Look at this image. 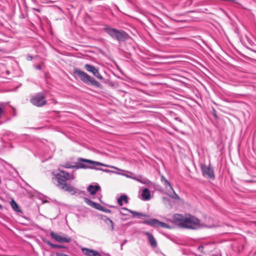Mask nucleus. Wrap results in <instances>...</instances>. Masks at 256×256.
<instances>
[{"mask_svg":"<svg viewBox=\"0 0 256 256\" xmlns=\"http://www.w3.org/2000/svg\"><path fill=\"white\" fill-rule=\"evenodd\" d=\"M3 113L2 109L0 107V118L1 117L2 114Z\"/></svg>","mask_w":256,"mask_h":256,"instance_id":"obj_30","label":"nucleus"},{"mask_svg":"<svg viewBox=\"0 0 256 256\" xmlns=\"http://www.w3.org/2000/svg\"><path fill=\"white\" fill-rule=\"evenodd\" d=\"M122 200L120 199V198H119L118 199V204L122 206Z\"/></svg>","mask_w":256,"mask_h":256,"instance_id":"obj_26","label":"nucleus"},{"mask_svg":"<svg viewBox=\"0 0 256 256\" xmlns=\"http://www.w3.org/2000/svg\"><path fill=\"white\" fill-rule=\"evenodd\" d=\"M124 246V244H121V246H120V249H121V250H122V246Z\"/></svg>","mask_w":256,"mask_h":256,"instance_id":"obj_33","label":"nucleus"},{"mask_svg":"<svg viewBox=\"0 0 256 256\" xmlns=\"http://www.w3.org/2000/svg\"><path fill=\"white\" fill-rule=\"evenodd\" d=\"M30 102L34 105L40 107L46 104V96L42 93H38L30 99Z\"/></svg>","mask_w":256,"mask_h":256,"instance_id":"obj_6","label":"nucleus"},{"mask_svg":"<svg viewBox=\"0 0 256 256\" xmlns=\"http://www.w3.org/2000/svg\"><path fill=\"white\" fill-rule=\"evenodd\" d=\"M160 180L162 184L164 185L166 188L167 189V190H170L173 191L174 194L171 195L170 196L174 198H178V194L174 192L170 183L169 182L168 180H167L165 178V177L163 175H162L160 176Z\"/></svg>","mask_w":256,"mask_h":256,"instance_id":"obj_11","label":"nucleus"},{"mask_svg":"<svg viewBox=\"0 0 256 256\" xmlns=\"http://www.w3.org/2000/svg\"><path fill=\"white\" fill-rule=\"evenodd\" d=\"M241 107H242L243 108L246 110V112H243V114L245 118V119L248 118L250 116V114L249 112V110L250 109L248 106L245 103H242V104L241 105Z\"/></svg>","mask_w":256,"mask_h":256,"instance_id":"obj_17","label":"nucleus"},{"mask_svg":"<svg viewBox=\"0 0 256 256\" xmlns=\"http://www.w3.org/2000/svg\"><path fill=\"white\" fill-rule=\"evenodd\" d=\"M99 200H100V202H102L101 200H100V198H99Z\"/></svg>","mask_w":256,"mask_h":256,"instance_id":"obj_41","label":"nucleus"},{"mask_svg":"<svg viewBox=\"0 0 256 256\" xmlns=\"http://www.w3.org/2000/svg\"><path fill=\"white\" fill-rule=\"evenodd\" d=\"M84 202L86 204H88V206H90L96 210H100L102 212H108V213L111 212V210L104 208V206H101L100 204L96 203L86 198H84Z\"/></svg>","mask_w":256,"mask_h":256,"instance_id":"obj_9","label":"nucleus"},{"mask_svg":"<svg viewBox=\"0 0 256 256\" xmlns=\"http://www.w3.org/2000/svg\"><path fill=\"white\" fill-rule=\"evenodd\" d=\"M73 74L74 78H78L85 84L92 85L96 88H101L102 87V85L99 82L82 70L75 68L74 69Z\"/></svg>","mask_w":256,"mask_h":256,"instance_id":"obj_4","label":"nucleus"},{"mask_svg":"<svg viewBox=\"0 0 256 256\" xmlns=\"http://www.w3.org/2000/svg\"><path fill=\"white\" fill-rule=\"evenodd\" d=\"M120 214L125 215V214H124V212H120Z\"/></svg>","mask_w":256,"mask_h":256,"instance_id":"obj_34","label":"nucleus"},{"mask_svg":"<svg viewBox=\"0 0 256 256\" xmlns=\"http://www.w3.org/2000/svg\"><path fill=\"white\" fill-rule=\"evenodd\" d=\"M214 110V114H214V116L215 117V118H217V116H216V111H215V110Z\"/></svg>","mask_w":256,"mask_h":256,"instance_id":"obj_31","label":"nucleus"},{"mask_svg":"<svg viewBox=\"0 0 256 256\" xmlns=\"http://www.w3.org/2000/svg\"><path fill=\"white\" fill-rule=\"evenodd\" d=\"M74 177L73 175H70V178H69V180H74Z\"/></svg>","mask_w":256,"mask_h":256,"instance_id":"obj_29","label":"nucleus"},{"mask_svg":"<svg viewBox=\"0 0 256 256\" xmlns=\"http://www.w3.org/2000/svg\"><path fill=\"white\" fill-rule=\"evenodd\" d=\"M122 201H124L126 204L128 203V198L126 195H122L120 197Z\"/></svg>","mask_w":256,"mask_h":256,"instance_id":"obj_24","label":"nucleus"},{"mask_svg":"<svg viewBox=\"0 0 256 256\" xmlns=\"http://www.w3.org/2000/svg\"><path fill=\"white\" fill-rule=\"evenodd\" d=\"M100 190L101 188L98 184H96V185L94 186L90 184L88 186L87 188V190L92 195L95 194L98 192L100 191Z\"/></svg>","mask_w":256,"mask_h":256,"instance_id":"obj_15","label":"nucleus"},{"mask_svg":"<svg viewBox=\"0 0 256 256\" xmlns=\"http://www.w3.org/2000/svg\"><path fill=\"white\" fill-rule=\"evenodd\" d=\"M10 206L12 209L17 212H21L22 210L18 206V204L14 201V199H12L10 202Z\"/></svg>","mask_w":256,"mask_h":256,"instance_id":"obj_21","label":"nucleus"},{"mask_svg":"<svg viewBox=\"0 0 256 256\" xmlns=\"http://www.w3.org/2000/svg\"><path fill=\"white\" fill-rule=\"evenodd\" d=\"M32 10L34 11H36L38 12H40L41 11L40 9L39 8H33Z\"/></svg>","mask_w":256,"mask_h":256,"instance_id":"obj_28","label":"nucleus"},{"mask_svg":"<svg viewBox=\"0 0 256 256\" xmlns=\"http://www.w3.org/2000/svg\"><path fill=\"white\" fill-rule=\"evenodd\" d=\"M50 235L56 241L59 242H70L72 240L70 237H62L54 232H51Z\"/></svg>","mask_w":256,"mask_h":256,"instance_id":"obj_12","label":"nucleus"},{"mask_svg":"<svg viewBox=\"0 0 256 256\" xmlns=\"http://www.w3.org/2000/svg\"><path fill=\"white\" fill-rule=\"evenodd\" d=\"M240 146V144H238V148H239V146Z\"/></svg>","mask_w":256,"mask_h":256,"instance_id":"obj_40","label":"nucleus"},{"mask_svg":"<svg viewBox=\"0 0 256 256\" xmlns=\"http://www.w3.org/2000/svg\"><path fill=\"white\" fill-rule=\"evenodd\" d=\"M83 254L88 256H102L97 251L88 248H82Z\"/></svg>","mask_w":256,"mask_h":256,"instance_id":"obj_14","label":"nucleus"},{"mask_svg":"<svg viewBox=\"0 0 256 256\" xmlns=\"http://www.w3.org/2000/svg\"><path fill=\"white\" fill-rule=\"evenodd\" d=\"M126 176L128 178H132V177H131V176H128V175H126Z\"/></svg>","mask_w":256,"mask_h":256,"instance_id":"obj_38","label":"nucleus"},{"mask_svg":"<svg viewBox=\"0 0 256 256\" xmlns=\"http://www.w3.org/2000/svg\"><path fill=\"white\" fill-rule=\"evenodd\" d=\"M144 234L147 236L148 240L151 246L154 248H156L158 246V244L156 240L154 238V236L151 233L148 232H144Z\"/></svg>","mask_w":256,"mask_h":256,"instance_id":"obj_13","label":"nucleus"},{"mask_svg":"<svg viewBox=\"0 0 256 256\" xmlns=\"http://www.w3.org/2000/svg\"><path fill=\"white\" fill-rule=\"evenodd\" d=\"M200 168L204 176L211 179L214 178V170L210 166H206L204 164H201Z\"/></svg>","mask_w":256,"mask_h":256,"instance_id":"obj_8","label":"nucleus"},{"mask_svg":"<svg viewBox=\"0 0 256 256\" xmlns=\"http://www.w3.org/2000/svg\"><path fill=\"white\" fill-rule=\"evenodd\" d=\"M32 59V56H31L28 55L27 58V60H31Z\"/></svg>","mask_w":256,"mask_h":256,"instance_id":"obj_27","label":"nucleus"},{"mask_svg":"<svg viewBox=\"0 0 256 256\" xmlns=\"http://www.w3.org/2000/svg\"><path fill=\"white\" fill-rule=\"evenodd\" d=\"M56 256H66V254H64L62 252H58L56 254Z\"/></svg>","mask_w":256,"mask_h":256,"instance_id":"obj_25","label":"nucleus"},{"mask_svg":"<svg viewBox=\"0 0 256 256\" xmlns=\"http://www.w3.org/2000/svg\"><path fill=\"white\" fill-rule=\"evenodd\" d=\"M127 240H124V242L122 243L124 244V245L126 242Z\"/></svg>","mask_w":256,"mask_h":256,"instance_id":"obj_36","label":"nucleus"},{"mask_svg":"<svg viewBox=\"0 0 256 256\" xmlns=\"http://www.w3.org/2000/svg\"><path fill=\"white\" fill-rule=\"evenodd\" d=\"M88 164H94V166H104L106 167H112L114 168H116L114 166H110L108 165L104 164L103 163L94 161L92 160L86 159L84 158H78L77 162L76 163V165L72 166L70 164V163H67L64 166L66 168H75L76 169H80V168H84V169H86V168H94V166H88Z\"/></svg>","mask_w":256,"mask_h":256,"instance_id":"obj_3","label":"nucleus"},{"mask_svg":"<svg viewBox=\"0 0 256 256\" xmlns=\"http://www.w3.org/2000/svg\"><path fill=\"white\" fill-rule=\"evenodd\" d=\"M143 223L148 225L152 226L156 228L162 227L168 229L171 228V227L168 224L160 222L158 220L155 218L151 219L150 220H145L143 222Z\"/></svg>","mask_w":256,"mask_h":256,"instance_id":"obj_7","label":"nucleus"},{"mask_svg":"<svg viewBox=\"0 0 256 256\" xmlns=\"http://www.w3.org/2000/svg\"><path fill=\"white\" fill-rule=\"evenodd\" d=\"M172 221L180 228H184L194 230L202 226L200 220L192 215L184 217L182 214H174L172 216Z\"/></svg>","mask_w":256,"mask_h":256,"instance_id":"obj_1","label":"nucleus"},{"mask_svg":"<svg viewBox=\"0 0 256 256\" xmlns=\"http://www.w3.org/2000/svg\"><path fill=\"white\" fill-rule=\"evenodd\" d=\"M102 219L107 224L108 226L110 227L111 230H113L114 229V224L113 222L106 216H104L102 218Z\"/></svg>","mask_w":256,"mask_h":256,"instance_id":"obj_20","label":"nucleus"},{"mask_svg":"<svg viewBox=\"0 0 256 256\" xmlns=\"http://www.w3.org/2000/svg\"><path fill=\"white\" fill-rule=\"evenodd\" d=\"M84 68L88 72H91L96 78L98 80H104V78L100 74L98 68H96L94 66L89 64H86L84 66Z\"/></svg>","mask_w":256,"mask_h":256,"instance_id":"obj_10","label":"nucleus"},{"mask_svg":"<svg viewBox=\"0 0 256 256\" xmlns=\"http://www.w3.org/2000/svg\"><path fill=\"white\" fill-rule=\"evenodd\" d=\"M2 206L0 204V210H2Z\"/></svg>","mask_w":256,"mask_h":256,"instance_id":"obj_37","label":"nucleus"},{"mask_svg":"<svg viewBox=\"0 0 256 256\" xmlns=\"http://www.w3.org/2000/svg\"><path fill=\"white\" fill-rule=\"evenodd\" d=\"M88 166H94V168H92V169H95L96 170H102L103 172H110V170L108 169H102L101 168H98L96 167L98 166H96V165L94 166V164H88Z\"/></svg>","mask_w":256,"mask_h":256,"instance_id":"obj_23","label":"nucleus"},{"mask_svg":"<svg viewBox=\"0 0 256 256\" xmlns=\"http://www.w3.org/2000/svg\"><path fill=\"white\" fill-rule=\"evenodd\" d=\"M213 226H208V228H212Z\"/></svg>","mask_w":256,"mask_h":256,"instance_id":"obj_39","label":"nucleus"},{"mask_svg":"<svg viewBox=\"0 0 256 256\" xmlns=\"http://www.w3.org/2000/svg\"><path fill=\"white\" fill-rule=\"evenodd\" d=\"M132 178L140 182L147 185H148L150 183V182L148 179L146 178H142V176H139V178L134 176Z\"/></svg>","mask_w":256,"mask_h":256,"instance_id":"obj_19","label":"nucleus"},{"mask_svg":"<svg viewBox=\"0 0 256 256\" xmlns=\"http://www.w3.org/2000/svg\"><path fill=\"white\" fill-rule=\"evenodd\" d=\"M120 214L125 215V214H124V212H120Z\"/></svg>","mask_w":256,"mask_h":256,"instance_id":"obj_35","label":"nucleus"},{"mask_svg":"<svg viewBox=\"0 0 256 256\" xmlns=\"http://www.w3.org/2000/svg\"><path fill=\"white\" fill-rule=\"evenodd\" d=\"M36 68L38 70H40L41 69V66H36Z\"/></svg>","mask_w":256,"mask_h":256,"instance_id":"obj_32","label":"nucleus"},{"mask_svg":"<svg viewBox=\"0 0 256 256\" xmlns=\"http://www.w3.org/2000/svg\"><path fill=\"white\" fill-rule=\"evenodd\" d=\"M69 173L59 170V172L54 174V176L52 178V180L56 184V186L60 190L68 192L72 194H74L76 193L74 188L66 182V181L69 180Z\"/></svg>","mask_w":256,"mask_h":256,"instance_id":"obj_2","label":"nucleus"},{"mask_svg":"<svg viewBox=\"0 0 256 256\" xmlns=\"http://www.w3.org/2000/svg\"><path fill=\"white\" fill-rule=\"evenodd\" d=\"M44 242L48 245L50 246L52 248H65L66 246H62V245H60V244H55L52 243L49 240H46Z\"/></svg>","mask_w":256,"mask_h":256,"instance_id":"obj_22","label":"nucleus"},{"mask_svg":"<svg viewBox=\"0 0 256 256\" xmlns=\"http://www.w3.org/2000/svg\"><path fill=\"white\" fill-rule=\"evenodd\" d=\"M104 30L112 39L118 40L120 43L126 42L130 38L129 35L123 30L112 28L108 26H105Z\"/></svg>","mask_w":256,"mask_h":256,"instance_id":"obj_5","label":"nucleus"},{"mask_svg":"<svg viewBox=\"0 0 256 256\" xmlns=\"http://www.w3.org/2000/svg\"><path fill=\"white\" fill-rule=\"evenodd\" d=\"M122 209L124 210H127V211H128L130 214H132V216H138V218L140 217V216H144V217H148V216L146 215V214H143L142 213L136 212H135V211H133L132 210H129L128 208H122Z\"/></svg>","mask_w":256,"mask_h":256,"instance_id":"obj_18","label":"nucleus"},{"mask_svg":"<svg viewBox=\"0 0 256 256\" xmlns=\"http://www.w3.org/2000/svg\"><path fill=\"white\" fill-rule=\"evenodd\" d=\"M142 199L144 200H148L150 199L151 195L150 190L148 188H145L142 190Z\"/></svg>","mask_w":256,"mask_h":256,"instance_id":"obj_16","label":"nucleus"}]
</instances>
